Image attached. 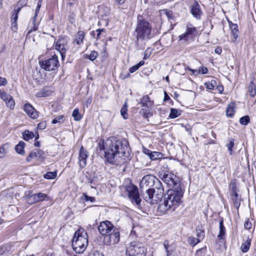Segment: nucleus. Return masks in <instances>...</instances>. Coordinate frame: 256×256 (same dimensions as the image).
<instances>
[{
    "mask_svg": "<svg viewBox=\"0 0 256 256\" xmlns=\"http://www.w3.org/2000/svg\"><path fill=\"white\" fill-rule=\"evenodd\" d=\"M98 148L104 151L106 160L112 164H122L130 159V148L128 142L125 140L120 141L114 136L106 140H100Z\"/></svg>",
    "mask_w": 256,
    "mask_h": 256,
    "instance_id": "nucleus-1",
    "label": "nucleus"
},
{
    "mask_svg": "<svg viewBox=\"0 0 256 256\" xmlns=\"http://www.w3.org/2000/svg\"><path fill=\"white\" fill-rule=\"evenodd\" d=\"M183 194L182 188L168 190L164 196V202L158 206V210L162 212L168 210H174L181 202Z\"/></svg>",
    "mask_w": 256,
    "mask_h": 256,
    "instance_id": "nucleus-2",
    "label": "nucleus"
},
{
    "mask_svg": "<svg viewBox=\"0 0 256 256\" xmlns=\"http://www.w3.org/2000/svg\"><path fill=\"white\" fill-rule=\"evenodd\" d=\"M152 27L150 22L143 16L138 15L137 24L135 30L136 41L142 40L150 38L152 36Z\"/></svg>",
    "mask_w": 256,
    "mask_h": 256,
    "instance_id": "nucleus-3",
    "label": "nucleus"
},
{
    "mask_svg": "<svg viewBox=\"0 0 256 256\" xmlns=\"http://www.w3.org/2000/svg\"><path fill=\"white\" fill-rule=\"evenodd\" d=\"M88 244V238L86 232L83 230H78L74 232L72 240V246L76 253H82L86 249Z\"/></svg>",
    "mask_w": 256,
    "mask_h": 256,
    "instance_id": "nucleus-4",
    "label": "nucleus"
},
{
    "mask_svg": "<svg viewBox=\"0 0 256 256\" xmlns=\"http://www.w3.org/2000/svg\"><path fill=\"white\" fill-rule=\"evenodd\" d=\"M164 188L162 184L156 188H152L148 192L142 194L144 199L151 204H158L160 201L164 196Z\"/></svg>",
    "mask_w": 256,
    "mask_h": 256,
    "instance_id": "nucleus-5",
    "label": "nucleus"
},
{
    "mask_svg": "<svg viewBox=\"0 0 256 256\" xmlns=\"http://www.w3.org/2000/svg\"><path fill=\"white\" fill-rule=\"evenodd\" d=\"M162 184L160 181L152 174H147L144 176L140 183V188L142 192L144 193L152 189V188H156Z\"/></svg>",
    "mask_w": 256,
    "mask_h": 256,
    "instance_id": "nucleus-6",
    "label": "nucleus"
},
{
    "mask_svg": "<svg viewBox=\"0 0 256 256\" xmlns=\"http://www.w3.org/2000/svg\"><path fill=\"white\" fill-rule=\"evenodd\" d=\"M160 178L172 189L181 188L178 177L172 173L167 171L160 172Z\"/></svg>",
    "mask_w": 256,
    "mask_h": 256,
    "instance_id": "nucleus-7",
    "label": "nucleus"
},
{
    "mask_svg": "<svg viewBox=\"0 0 256 256\" xmlns=\"http://www.w3.org/2000/svg\"><path fill=\"white\" fill-rule=\"evenodd\" d=\"M146 249L144 244L138 241H133L128 248L126 253L128 256H146Z\"/></svg>",
    "mask_w": 256,
    "mask_h": 256,
    "instance_id": "nucleus-8",
    "label": "nucleus"
},
{
    "mask_svg": "<svg viewBox=\"0 0 256 256\" xmlns=\"http://www.w3.org/2000/svg\"><path fill=\"white\" fill-rule=\"evenodd\" d=\"M50 40L52 42H54L52 46H54L55 49L60 53L62 59L64 60L66 58V53L68 50V40L65 37L60 36L56 42L53 36H50Z\"/></svg>",
    "mask_w": 256,
    "mask_h": 256,
    "instance_id": "nucleus-9",
    "label": "nucleus"
},
{
    "mask_svg": "<svg viewBox=\"0 0 256 256\" xmlns=\"http://www.w3.org/2000/svg\"><path fill=\"white\" fill-rule=\"evenodd\" d=\"M40 68L46 71H52L57 69L59 66L58 56L54 54L51 58L39 62Z\"/></svg>",
    "mask_w": 256,
    "mask_h": 256,
    "instance_id": "nucleus-10",
    "label": "nucleus"
},
{
    "mask_svg": "<svg viewBox=\"0 0 256 256\" xmlns=\"http://www.w3.org/2000/svg\"><path fill=\"white\" fill-rule=\"evenodd\" d=\"M120 240V232L118 228L112 224V228L106 236L104 241L106 245H114L119 242Z\"/></svg>",
    "mask_w": 256,
    "mask_h": 256,
    "instance_id": "nucleus-11",
    "label": "nucleus"
},
{
    "mask_svg": "<svg viewBox=\"0 0 256 256\" xmlns=\"http://www.w3.org/2000/svg\"><path fill=\"white\" fill-rule=\"evenodd\" d=\"M125 190L128 193V198L132 202H134L136 205H140L141 199L140 198L138 188L134 185L130 184L126 186Z\"/></svg>",
    "mask_w": 256,
    "mask_h": 256,
    "instance_id": "nucleus-12",
    "label": "nucleus"
},
{
    "mask_svg": "<svg viewBox=\"0 0 256 256\" xmlns=\"http://www.w3.org/2000/svg\"><path fill=\"white\" fill-rule=\"evenodd\" d=\"M112 228V223L110 221L106 220L100 223L98 226V230L102 235L106 236L110 233Z\"/></svg>",
    "mask_w": 256,
    "mask_h": 256,
    "instance_id": "nucleus-13",
    "label": "nucleus"
},
{
    "mask_svg": "<svg viewBox=\"0 0 256 256\" xmlns=\"http://www.w3.org/2000/svg\"><path fill=\"white\" fill-rule=\"evenodd\" d=\"M24 112L32 118L36 119L38 116V112L29 103L26 104L23 108Z\"/></svg>",
    "mask_w": 256,
    "mask_h": 256,
    "instance_id": "nucleus-14",
    "label": "nucleus"
},
{
    "mask_svg": "<svg viewBox=\"0 0 256 256\" xmlns=\"http://www.w3.org/2000/svg\"><path fill=\"white\" fill-rule=\"evenodd\" d=\"M87 158L88 152L84 149L83 146H82L80 150L78 157L80 166L82 168H84L86 166Z\"/></svg>",
    "mask_w": 256,
    "mask_h": 256,
    "instance_id": "nucleus-15",
    "label": "nucleus"
},
{
    "mask_svg": "<svg viewBox=\"0 0 256 256\" xmlns=\"http://www.w3.org/2000/svg\"><path fill=\"white\" fill-rule=\"evenodd\" d=\"M190 12L192 14L196 19L199 20L200 18L202 12L198 2L195 1L191 6Z\"/></svg>",
    "mask_w": 256,
    "mask_h": 256,
    "instance_id": "nucleus-16",
    "label": "nucleus"
},
{
    "mask_svg": "<svg viewBox=\"0 0 256 256\" xmlns=\"http://www.w3.org/2000/svg\"><path fill=\"white\" fill-rule=\"evenodd\" d=\"M228 24L230 26V29L231 30V33L233 36V39L232 40V42H235L238 36V26L236 24H233L232 22L228 20Z\"/></svg>",
    "mask_w": 256,
    "mask_h": 256,
    "instance_id": "nucleus-17",
    "label": "nucleus"
},
{
    "mask_svg": "<svg viewBox=\"0 0 256 256\" xmlns=\"http://www.w3.org/2000/svg\"><path fill=\"white\" fill-rule=\"evenodd\" d=\"M48 198V196L42 192L36 193L30 196L29 198V200H32L34 202H37L40 201H42Z\"/></svg>",
    "mask_w": 256,
    "mask_h": 256,
    "instance_id": "nucleus-18",
    "label": "nucleus"
},
{
    "mask_svg": "<svg viewBox=\"0 0 256 256\" xmlns=\"http://www.w3.org/2000/svg\"><path fill=\"white\" fill-rule=\"evenodd\" d=\"M140 104L142 106L147 107L148 108H152L154 103L152 100H150V98L148 96H144L142 98L140 101Z\"/></svg>",
    "mask_w": 256,
    "mask_h": 256,
    "instance_id": "nucleus-19",
    "label": "nucleus"
},
{
    "mask_svg": "<svg viewBox=\"0 0 256 256\" xmlns=\"http://www.w3.org/2000/svg\"><path fill=\"white\" fill-rule=\"evenodd\" d=\"M85 36V33L83 31H78L76 36L74 42L78 45H80L83 44V40Z\"/></svg>",
    "mask_w": 256,
    "mask_h": 256,
    "instance_id": "nucleus-20",
    "label": "nucleus"
},
{
    "mask_svg": "<svg viewBox=\"0 0 256 256\" xmlns=\"http://www.w3.org/2000/svg\"><path fill=\"white\" fill-rule=\"evenodd\" d=\"M52 92L48 88L45 87L37 92L36 96L38 98L46 97L50 95Z\"/></svg>",
    "mask_w": 256,
    "mask_h": 256,
    "instance_id": "nucleus-21",
    "label": "nucleus"
},
{
    "mask_svg": "<svg viewBox=\"0 0 256 256\" xmlns=\"http://www.w3.org/2000/svg\"><path fill=\"white\" fill-rule=\"evenodd\" d=\"M219 226H220V232L218 234V238L219 240H222L224 238L225 234H226V228L224 226V220L223 219H221L219 222Z\"/></svg>",
    "mask_w": 256,
    "mask_h": 256,
    "instance_id": "nucleus-22",
    "label": "nucleus"
},
{
    "mask_svg": "<svg viewBox=\"0 0 256 256\" xmlns=\"http://www.w3.org/2000/svg\"><path fill=\"white\" fill-rule=\"evenodd\" d=\"M234 207L238 209L240 204V197L238 194H230Z\"/></svg>",
    "mask_w": 256,
    "mask_h": 256,
    "instance_id": "nucleus-23",
    "label": "nucleus"
},
{
    "mask_svg": "<svg viewBox=\"0 0 256 256\" xmlns=\"http://www.w3.org/2000/svg\"><path fill=\"white\" fill-rule=\"evenodd\" d=\"M163 245L166 252V256H170L174 252V247L172 245L169 244L168 240H164L163 242Z\"/></svg>",
    "mask_w": 256,
    "mask_h": 256,
    "instance_id": "nucleus-24",
    "label": "nucleus"
},
{
    "mask_svg": "<svg viewBox=\"0 0 256 256\" xmlns=\"http://www.w3.org/2000/svg\"><path fill=\"white\" fill-rule=\"evenodd\" d=\"M236 106L234 102H231L228 106L226 110V114L227 116L232 118L235 112Z\"/></svg>",
    "mask_w": 256,
    "mask_h": 256,
    "instance_id": "nucleus-25",
    "label": "nucleus"
},
{
    "mask_svg": "<svg viewBox=\"0 0 256 256\" xmlns=\"http://www.w3.org/2000/svg\"><path fill=\"white\" fill-rule=\"evenodd\" d=\"M19 12H16V10L14 9L12 14V27L13 30H15L16 28V22Z\"/></svg>",
    "mask_w": 256,
    "mask_h": 256,
    "instance_id": "nucleus-26",
    "label": "nucleus"
},
{
    "mask_svg": "<svg viewBox=\"0 0 256 256\" xmlns=\"http://www.w3.org/2000/svg\"><path fill=\"white\" fill-rule=\"evenodd\" d=\"M25 145L26 144L24 142H20L19 143L15 146V150L16 152L20 154L24 155V148L25 147Z\"/></svg>",
    "mask_w": 256,
    "mask_h": 256,
    "instance_id": "nucleus-27",
    "label": "nucleus"
},
{
    "mask_svg": "<svg viewBox=\"0 0 256 256\" xmlns=\"http://www.w3.org/2000/svg\"><path fill=\"white\" fill-rule=\"evenodd\" d=\"M99 12L102 16H108L110 14V8L106 6H101L98 8Z\"/></svg>",
    "mask_w": 256,
    "mask_h": 256,
    "instance_id": "nucleus-28",
    "label": "nucleus"
},
{
    "mask_svg": "<svg viewBox=\"0 0 256 256\" xmlns=\"http://www.w3.org/2000/svg\"><path fill=\"white\" fill-rule=\"evenodd\" d=\"M250 242L251 240L248 239L246 241L242 243L240 246V250L244 253L246 252L249 250L250 246Z\"/></svg>",
    "mask_w": 256,
    "mask_h": 256,
    "instance_id": "nucleus-29",
    "label": "nucleus"
},
{
    "mask_svg": "<svg viewBox=\"0 0 256 256\" xmlns=\"http://www.w3.org/2000/svg\"><path fill=\"white\" fill-rule=\"evenodd\" d=\"M97 32L96 40H100L104 38L106 36V32L104 28H98L96 30Z\"/></svg>",
    "mask_w": 256,
    "mask_h": 256,
    "instance_id": "nucleus-30",
    "label": "nucleus"
},
{
    "mask_svg": "<svg viewBox=\"0 0 256 256\" xmlns=\"http://www.w3.org/2000/svg\"><path fill=\"white\" fill-rule=\"evenodd\" d=\"M188 34L191 36L192 38H193L194 36L196 35L197 30L195 27H192L190 24L187 25L186 28V31Z\"/></svg>",
    "mask_w": 256,
    "mask_h": 256,
    "instance_id": "nucleus-31",
    "label": "nucleus"
},
{
    "mask_svg": "<svg viewBox=\"0 0 256 256\" xmlns=\"http://www.w3.org/2000/svg\"><path fill=\"white\" fill-rule=\"evenodd\" d=\"M248 92L251 97L253 98L256 96V90L255 86L252 82H251L248 86Z\"/></svg>",
    "mask_w": 256,
    "mask_h": 256,
    "instance_id": "nucleus-32",
    "label": "nucleus"
},
{
    "mask_svg": "<svg viewBox=\"0 0 256 256\" xmlns=\"http://www.w3.org/2000/svg\"><path fill=\"white\" fill-rule=\"evenodd\" d=\"M23 138L26 141L32 139L34 138V134L32 132L26 130L22 132Z\"/></svg>",
    "mask_w": 256,
    "mask_h": 256,
    "instance_id": "nucleus-33",
    "label": "nucleus"
},
{
    "mask_svg": "<svg viewBox=\"0 0 256 256\" xmlns=\"http://www.w3.org/2000/svg\"><path fill=\"white\" fill-rule=\"evenodd\" d=\"M28 3V0H20L16 4L17 8H14L16 12H20L22 8L26 6Z\"/></svg>",
    "mask_w": 256,
    "mask_h": 256,
    "instance_id": "nucleus-34",
    "label": "nucleus"
},
{
    "mask_svg": "<svg viewBox=\"0 0 256 256\" xmlns=\"http://www.w3.org/2000/svg\"><path fill=\"white\" fill-rule=\"evenodd\" d=\"M0 98L5 102L6 104L12 98L10 94L4 92L0 93Z\"/></svg>",
    "mask_w": 256,
    "mask_h": 256,
    "instance_id": "nucleus-35",
    "label": "nucleus"
},
{
    "mask_svg": "<svg viewBox=\"0 0 256 256\" xmlns=\"http://www.w3.org/2000/svg\"><path fill=\"white\" fill-rule=\"evenodd\" d=\"M188 242L190 246H194L200 242V240L199 238H197L194 236H190L188 237Z\"/></svg>",
    "mask_w": 256,
    "mask_h": 256,
    "instance_id": "nucleus-36",
    "label": "nucleus"
},
{
    "mask_svg": "<svg viewBox=\"0 0 256 256\" xmlns=\"http://www.w3.org/2000/svg\"><path fill=\"white\" fill-rule=\"evenodd\" d=\"M72 116L74 117L76 121H80L82 118V116L79 112L78 108H75L72 114Z\"/></svg>",
    "mask_w": 256,
    "mask_h": 256,
    "instance_id": "nucleus-37",
    "label": "nucleus"
},
{
    "mask_svg": "<svg viewBox=\"0 0 256 256\" xmlns=\"http://www.w3.org/2000/svg\"><path fill=\"white\" fill-rule=\"evenodd\" d=\"M162 11L164 12V14L166 15L168 19L170 21L174 20V13L172 10L168 9H164Z\"/></svg>",
    "mask_w": 256,
    "mask_h": 256,
    "instance_id": "nucleus-38",
    "label": "nucleus"
},
{
    "mask_svg": "<svg viewBox=\"0 0 256 256\" xmlns=\"http://www.w3.org/2000/svg\"><path fill=\"white\" fill-rule=\"evenodd\" d=\"M32 26H30V29L28 30V34H29L33 31H36L38 27V23L36 22V18H34V16L32 18Z\"/></svg>",
    "mask_w": 256,
    "mask_h": 256,
    "instance_id": "nucleus-39",
    "label": "nucleus"
},
{
    "mask_svg": "<svg viewBox=\"0 0 256 256\" xmlns=\"http://www.w3.org/2000/svg\"><path fill=\"white\" fill-rule=\"evenodd\" d=\"M180 114V111L176 108H172L170 109L169 116L172 118H174L178 116Z\"/></svg>",
    "mask_w": 256,
    "mask_h": 256,
    "instance_id": "nucleus-40",
    "label": "nucleus"
},
{
    "mask_svg": "<svg viewBox=\"0 0 256 256\" xmlns=\"http://www.w3.org/2000/svg\"><path fill=\"white\" fill-rule=\"evenodd\" d=\"M144 64V60H142L140 62L132 66L129 68V72L130 73H133L137 70L141 66H143Z\"/></svg>",
    "mask_w": 256,
    "mask_h": 256,
    "instance_id": "nucleus-41",
    "label": "nucleus"
},
{
    "mask_svg": "<svg viewBox=\"0 0 256 256\" xmlns=\"http://www.w3.org/2000/svg\"><path fill=\"white\" fill-rule=\"evenodd\" d=\"M216 85V82L215 80H212L210 82H206L204 84L206 88L210 90H214Z\"/></svg>",
    "mask_w": 256,
    "mask_h": 256,
    "instance_id": "nucleus-42",
    "label": "nucleus"
},
{
    "mask_svg": "<svg viewBox=\"0 0 256 256\" xmlns=\"http://www.w3.org/2000/svg\"><path fill=\"white\" fill-rule=\"evenodd\" d=\"M127 111L128 105L125 103L120 110V114L124 119H127L128 118Z\"/></svg>",
    "mask_w": 256,
    "mask_h": 256,
    "instance_id": "nucleus-43",
    "label": "nucleus"
},
{
    "mask_svg": "<svg viewBox=\"0 0 256 256\" xmlns=\"http://www.w3.org/2000/svg\"><path fill=\"white\" fill-rule=\"evenodd\" d=\"M162 155V153L160 152H152L149 158L150 160H154L160 158Z\"/></svg>",
    "mask_w": 256,
    "mask_h": 256,
    "instance_id": "nucleus-44",
    "label": "nucleus"
},
{
    "mask_svg": "<svg viewBox=\"0 0 256 256\" xmlns=\"http://www.w3.org/2000/svg\"><path fill=\"white\" fill-rule=\"evenodd\" d=\"M98 56V53L95 50L92 51L90 55H86L85 58H88L92 61L94 60Z\"/></svg>",
    "mask_w": 256,
    "mask_h": 256,
    "instance_id": "nucleus-45",
    "label": "nucleus"
},
{
    "mask_svg": "<svg viewBox=\"0 0 256 256\" xmlns=\"http://www.w3.org/2000/svg\"><path fill=\"white\" fill-rule=\"evenodd\" d=\"M192 38L186 32L179 36V40H183L184 42H187L189 40L192 39Z\"/></svg>",
    "mask_w": 256,
    "mask_h": 256,
    "instance_id": "nucleus-46",
    "label": "nucleus"
},
{
    "mask_svg": "<svg viewBox=\"0 0 256 256\" xmlns=\"http://www.w3.org/2000/svg\"><path fill=\"white\" fill-rule=\"evenodd\" d=\"M56 172H48L44 176V178H46V179H48V180L54 179L55 178H56Z\"/></svg>",
    "mask_w": 256,
    "mask_h": 256,
    "instance_id": "nucleus-47",
    "label": "nucleus"
},
{
    "mask_svg": "<svg viewBox=\"0 0 256 256\" xmlns=\"http://www.w3.org/2000/svg\"><path fill=\"white\" fill-rule=\"evenodd\" d=\"M250 117L248 116H246L242 117L240 120V122L242 125H246L250 122Z\"/></svg>",
    "mask_w": 256,
    "mask_h": 256,
    "instance_id": "nucleus-48",
    "label": "nucleus"
},
{
    "mask_svg": "<svg viewBox=\"0 0 256 256\" xmlns=\"http://www.w3.org/2000/svg\"><path fill=\"white\" fill-rule=\"evenodd\" d=\"M64 121V116L62 115L56 117L52 121V124L62 123Z\"/></svg>",
    "mask_w": 256,
    "mask_h": 256,
    "instance_id": "nucleus-49",
    "label": "nucleus"
},
{
    "mask_svg": "<svg viewBox=\"0 0 256 256\" xmlns=\"http://www.w3.org/2000/svg\"><path fill=\"white\" fill-rule=\"evenodd\" d=\"M196 232L197 238H199L201 241L204 238L205 234L204 230L200 229H196Z\"/></svg>",
    "mask_w": 256,
    "mask_h": 256,
    "instance_id": "nucleus-50",
    "label": "nucleus"
},
{
    "mask_svg": "<svg viewBox=\"0 0 256 256\" xmlns=\"http://www.w3.org/2000/svg\"><path fill=\"white\" fill-rule=\"evenodd\" d=\"M37 154L35 152H32L26 158L27 162H30L32 160L36 158Z\"/></svg>",
    "mask_w": 256,
    "mask_h": 256,
    "instance_id": "nucleus-51",
    "label": "nucleus"
},
{
    "mask_svg": "<svg viewBox=\"0 0 256 256\" xmlns=\"http://www.w3.org/2000/svg\"><path fill=\"white\" fill-rule=\"evenodd\" d=\"M6 106L10 110H14L15 106V102L12 98L6 104Z\"/></svg>",
    "mask_w": 256,
    "mask_h": 256,
    "instance_id": "nucleus-52",
    "label": "nucleus"
},
{
    "mask_svg": "<svg viewBox=\"0 0 256 256\" xmlns=\"http://www.w3.org/2000/svg\"><path fill=\"white\" fill-rule=\"evenodd\" d=\"M230 188L231 190V194H238L236 192V185L235 182H231L230 184Z\"/></svg>",
    "mask_w": 256,
    "mask_h": 256,
    "instance_id": "nucleus-53",
    "label": "nucleus"
},
{
    "mask_svg": "<svg viewBox=\"0 0 256 256\" xmlns=\"http://www.w3.org/2000/svg\"><path fill=\"white\" fill-rule=\"evenodd\" d=\"M234 146V140L232 138L230 140L229 144H227V147H228V148L230 152V154H232V148Z\"/></svg>",
    "mask_w": 256,
    "mask_h": 256,
    "instance_id": "nucleus-54",
    "label": "nucleus"
},
{
    "mask_svg": "<svg viewBox=\"0 0 256 256\" xmlns=\"http://www.w3.org/2000/svg\"><path fill=\"white\" fill-rule=\"evenodd\" d=\"M46 127V121H42L39 122L38 124L37 128L40 130H43L45 129Z\"/></svg>",
    "mask_w": 256,
    "mask_h": 256,
    "instance_id": "nucleus-55",
    "label": "nucleus"
},
{
    "mask_svg": "<svg viewBox=\"0 0 256 256\" xmlns=\"http://www.w3.org/2000/svg\"><path fill=\"white\" fill-rule=\"evenodd\" d=\"M252 224L250 221L249 219H247L244 224V228L246 230H250L252 228Z\"/></svg>",
    "mask_w": 256,
    "mask_h": 256,
    "instance_id": "nucleus-56",
    "label": "nucleus"
},
{
    "mask_svg": "<svg viewBox=\"0 0 256 256\" xmlns=\"http://www.w3.org/2000/svg\"><path fill=\"white\" fill-rule=\"evenodd\" d=\"M83 196L84 197V200L86 202L90 201L92 202H94L96 200V198L94 197H92L88 196L86 194H83Z\"/></svg>",
    "mask_w": 256,
    "mask_h": 256,
    "instance_id": "nucleus-57",
    "label": "nucleus"
},
{
    "mask_svg": "<svg viewBox=\"0 0 256 256\" xmlns=\"http://www.w3.org/2000/svg\"><path fill=\"white\" fill-rule=\"evenodd\" d=\"M143 110V116L144 118H148L150 116H152V113L150 111L144 110V109H142Z\"/></svg>",
    "mask_w": 256,
    "mask_h": 256,
    "instance_id": "nucleus-58",
    "label": "nucleus"
},
{
    "mask_svg": "<svg viewBox=\"0 0 256 256\" xmlns=\"http://www.w3.org/2000/svg\"><path fill=\"white\" fill-rule=\"evenodd\" d=\"M42 2H38L36 6V8L35 12V14L34 16V18H36L38 16V13L39 12L40 9L41 7Z\"/></svg>",
    "mask_w": 256,
    "mask_h": 256,
    "instance_id": "nucleus-59",
    "label": "nucleus"
},
{
    "mask_svg": "<svg viewBox=\"0 0 256 256\" xmlns=\"http://www.w3.org/2000/svg\"><path fill=\"white\" fill-rule=\"evenodd\" d=\"M8 82L6 78L0 76V86H4Z\"/></svg>",
    "mask_w": 256,
    "mask_h": 256,
    "instance_id": "nucleus-60",
    "label": "nucleus"
},
{
    "mask_svg": "<svg viewBox=\"0 0 256 256\" xmlns=\"http://www.w3.org/2000/svg\"><path fill=\"white\" fill-rule=\"evenodd\" d=\"M188 70L192 72V74L195 75V76H196V75L198 74H200V70H192L190 68H188Z\"/></svg>",
    "mask_w": 256,
    "mask_h": 256,
    "instance_id": "nucleus-61",
    "label": "nucleus"
},
{
    "mask_svg": "<svg viewBox=\"0 0 256 256\" xmlns=\"http://www.w3.org/2000/svg\"><path fill=\"white\" fill-rule=\"evenodd\" d=\"M125 1L126 0H115L114 3L116 5L120 6L123 4Z\"/></svg>",
    "mask_w": 256,
    "mask_h": 256,
    "instance_id": "nucleus-62",
    "label": "nucleus"
},
{
    "mask_svg": "<svg viewBox=\"0 0 256 256\" xmlns=\"http://www.w3.org/2000/svg\"><path fill=\"white\" fill-rule=\"evenodd\" d=\"M199 70L200 71V73H202V74H206L208 72V70L206 67H201Z\"/></svg>",
    "mask_w": 256,
    "mask_h": 256,
    "instance_id": "nucleus-63",
    "label": "nucleus"
},
{
    "mask_svg": "<svg viewBox=\"0 0 256 256\" xmlns=\"http://www.w3.org/2000/svg\"><path fill=\"white\" fill-rule=\"evenodd\" d=\"M6 152L4 148H0V158H4L5 156Z\"/></svg>",
    "mask_w": 256,
    "mask_h": 256,
    "instance_id": "nucleus-64",
    "label": "nucleus"
}]
</instances>
